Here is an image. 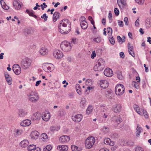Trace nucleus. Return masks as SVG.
Wrapping results in <instances>:
<instances>
[{"mask_svg":"<svg viewBox=\"0 0 151 151\" xmlns=\"http://www.w3.org/2000/svg\"><path fill=\"white\" fill-rule=\"evenodd\" d=\"M70 25V23L67 19H64L60 21L58 25V29L59 32L62 34H67L70 31V29H68V30H66L67 24Z\"/></svg>","mask_w":151,"mask_h":151,"instance_id":"f257e3e1","label":"nucleus"},{"mask_svg":"<svg viewBox=\"0 0 151 151\" xmlns=\"http://www.w3.org/2000/svg\"><path fill=\"white\" fill-rule=\"evenodd\" d=\"M105 63L104 60L102 58H100L97 61L94 66L93 70L95 71H101L105 68Z\"/></svg>","mask_w":151,"mask_h":151,"instance_id":"f03ea898","label":"nucleus"},{"mask_svg":"<svg viewBox=\"0 0 151 151\" xmlns=\"http://www.w3.org/2000/svg\"><path fill=\"white\" fill-rule=\"evenodd\" d=\"M32 63V60L28 58H26L23 59L21 63L22 68L26 70L29 68Z\"/></svg>","mask_w":151,"mask_h":151,"instance_id":"7ed1b4c3","label":"nucleus"},{"mask_svg":"<svg viewBox=\"0 0 151 151\" xmlns=\"http://www.w3.org/2000/svg\"><path fill=\"white\" fill-rule=\"evenodd\" d=\"M115 93L117 95H122L124 91V87L123 85L121 84L117 85L115 88Z\"/></svg>","mask_w":151,"mask_h":151,"instance_id":"20e7f679","label":"nucleus"},{"mask_svg":"<svg viewBox=\"0 0 151 151\" xmlns=\"http://www.w3.org/2000/svg\"><path fill=\"white\" fill-rule=\"evenodd\" d=\"M95 140V139L93 137L91 136L88 137L85 141L86 147L88 149L91 148L93 145Z\"/></svg>","mask_w":151,"mask_h":151,"instance_id":"39448f33","label":"nucleus"},{"mask_svg":"<svg viewBox=\"0 0 151 151\" xmlns=\"http://www.w3.org/2000/svg\"><path fill=\"white\" fill-rule=\"evenodd\" d=\"M29 97L30 101L32 102H36L39 99V96L37 93L34 92L30 93Z\"/></svg>","mask_w":151,"mask_h":151,"instance_id":"423d86ee","label":"nucleus"},{"mask_svg":"<svg viewBox=\"0 0 151 151\" xmlns=\"http://www.w3.org/2000/svg\"><path fill=\"white\" fill-rule=\"evenodd\" d=\"M13 70L15 74L17 75L19 74L21 72V67L18 64H15L13 65Z\"/></svg>","mask_w":151,"mask_h":151,"instance_id":"0eeeda50","label":"nucleus"},{"mask_svg":"<svg viewBox=\"0 0 151 151\" xmlns=\"http://www.w3.org/2000/svg\"><path fill=\"white\" fill-rule=\"evenodd\" d=\"M70 139L69 137L66 135H63L60 137L59 141L62 143L64 144L68 142Z\"/></svg>","mask_w":151,"mask_h":151,"instance_id":"6e6552de","label":"nucleus"},{"mask_svg":"<svg viewBox=\"0 0 151 151\" xmlns=\"http://www.w3.org/2000/svg\"><path fill=\"white\" fill-rule=\"evenodd\" d=\"M122 106L120 104H117L114 106L113 107V111L116 113L120 112L122 110Z\"/></svg>","mask_w":151,"mask_h":151,"instance_id":"1a4fd4ad","label":"nucleus"},{"mask_svg":"<svg viewBox=\"0 0 151 151\" xmlns=\"http://www.w3.org/2000/svg\"><path fill=\"white\" fill-rule=\"evenodd\" d=\"M53 55L55 58L58 59L61 58L63 56L62 52L58 50L54 51Z\"/></svg>","mask_w":151,"mask_h":151,"instance_id":"9d476101","label":"nucleus"},{"mask_svg":"<svg viewBox=\"0 0 151 151\" xmlns=\"http://www.w3.org/2000/svg\"><path fill=\"white\" fill-rule=\"evenodd\" d=\"M104 74L105 76L108 77H111L113 75L112 70L109 68H106L105 69Z\"/></svg>","mask_w":151,"mask_h":151,"instance_id":"9b49d317","label":"nucleus"},{"mask_svg":"<svg viewBox=\"0 0 151 151\" xmlns=\"http://www.w3.org/2000/svg\"><path fill=\"white\" fill-rule=\"evenodd\" d=\"M39 134L40 133L38 132L34 131L31 132L30 136L32 139H36L38 138Z\"/></svg>","mask_w":151,"mask_h":151,"instance_id":"f8f14e48","label":"nucleus"},{"mask_svg":"<svg viewBox=\"0 0 151 151\" xmlns=\"http://www.w3.org/2000/svg\"><path fill=\"white\" fill-rule=\"evenodd\" d=\"M13 5L15 9L17 10L20 9L21 6L23 5L21 2L17 1H14Z\"/></svg>","mask_w":151,"mask_h":151,"instance_id":"ddd939ff","label":"nucleus"},{"mask_svg":"<svg viewBox=\"0 0 151 151\" xmlns=\"http://www.w3.org/2000/svg\"><path fill=\"white\" fill-rule=\"evenodd\" d=\"M50 114L49 112L43 113L42 116L43 120L45 121H48L50 118Z\"/></svg>","mask_w":151,"mask_h":151,"instance_id":"4468645a","label":"nucleus"},{"mask_svg":"<svg viewBox=\"0 0 151 151\" xmlns=\"http://www.w3.org/2000/svg\"><path fill=\"white\" fill-rule=\"evenodd\" d=\"M83 118L82 115L81 114H77L72 118L73 120L75 122H81Z\"/></svg>","mask_w":151,"mask_h":151,"instance_id":"2eb2a0df","label":"nucleus"},{"mask_svg":"<svg viewBox=\"0 0 151 151\" xmlns=\"http://www.w3.org/2000/svg\"><path fill=\"white\" fill-rule=\"evenodd\" d=\"M31 123L30 120L29 119H26L22 121L20 123V125L23 127L27 126L29 125Z\"/></svg>","mask_w":151,"mask_h":151,"instance_id":"dca6fc26","label":"nucleus"},{"mask_svg":"<svg viewBox=\"0 0 151 151\" xmlns=\"http://www.w3.org/2000/svg\"><path fill=\"white\" fill-rule=\"evenodd\" d=\"M101 86L103 88H107L109 86L108 82L106 80H102L100 81Z\"/></svg>","mask_w":151,"mask_h":151,"instance_id":"f3484780","label":"nucleus"},{"mask_svg":"<svg viewBox=\"0 0 151 151\" xmlns=\"http://www.w3.org/2000/svg\"><path fill=\"white\" fill-rule=\"evenodd\" d=\"M49 51L48 49L47 48H41L39 52L41 55H44L47 54Z\"/></svg>","mask_w":151,"mask_h":151,"instance_id":"a211bd4d","label":"nucleus"},{"mask_svg":"<svg viewBox=\"0 0 151 151\" xmlns=\"http://www.w3.org/2000/svg\"><path fill=\"white\" fill-rule=\"evenodd\" d=\"M29 144L28 141L27 139H24L20 143V145L22 147H25Z\"/></svg>","mask_w":151,"mask_h":151,"instance_id":"6ab92c4d","label":"nucleus"},{"mask_svg":"<svg viewBox=\"0 0 151 151\" xmlns=\"http://www.w3.org/2000/svg\"><path fill=\"white\" fill-rule=\"evenodd\" d=\"M41 117V115L38 113H36L33 114L32 116L31 119L34 121L39 119Z\"/></svg>","mask_w":151,"mask_h":151,"instance_id":"aec40b11","label":"nucleus"},{"mask_svg":"<svg viewBox=\"0 0 151 151\" xmlns=\"http://www.w3.org/2000/svg\"><path fill=\"white\" fill-rule=\"evenodd\" d=\"M60 14L58 12H56L53 14V20L54 22H56L59 18L60 16Z\"/></svg>","mask_w":151,"mask_h":151,"instance_id":"412c9836","label":"nucleus"},{"mask_svg":"<svg viewBox=\"0 0 151 151\" xmlns=\"http://www.w3.org/2000/svg\"><path fill=\"white\" fill-rule=\"evenodd\" d=\"M72 47L71 44L68 42L66 41H65L63 42L60 44V47Z\"/></svg>","mask_w":151,"mask_h":151,"instance_id":"4be33fe9","label":"nucleus"},{"mask_svg":"<svg viewBox=\"0 0 151 151\" xmlns=\"http://www.w3.org/2000/svg\"><path fill=\"white\" fill-rule=\"evenodd\" d=\"M0 3L1 5L2 8L5 10H8L9 9V6H7L4 0H1L0 1Z\"/></svg>","mask_w":151,"mask_h":151,"instance_id":"5701e85b","label":"nucleus"},{"mask_svg":"<svg viewBox=\"0 0 151 151\" xmlns=\"http://www.w3.org/2000/svg\"><path fill=\"white\" fill-rule=\"evenodd\" d=\"M27 114V112L23 109H20L19 110V116L21 117H24Z\"/></svg>","mask_w":151,"mask_h":151,"instance_id":"b1692460","label":"nucleus"},{"mask_svg":"<svg viewBox=\"0 0 151 151\" xmlns=\"http://www.w3.org/2000/svg\"><path fill=\"white\" fill-rule=\"evenodd\" d=\"M105 94L106 97L108 99H111L113 97L112 93L110 91H107L106 92Z\"/></svg>","mask_w":151,"mask_h":151,"instance_id":"393cba45","label":"nucleus"},{"mask_svg":"<svg viewBox=\"0 0 151 151\" xmlns=\"http://www.w3.org/2000/svg\"><path fill=\"white\" fill-rule=\"evenodd\" d=\"M80 25L81 28L83 29H86L88 27V24L86 22H80Z\"/></svg>","mask_w":151,"mask_h":151,"instance_id":"a878e982","label":"nucleus"},{"mask_svg":"<svg viewBox=\"0 0 151 151\" xmlns=\"http://www.w3.org/2000/svg\"><path fill=\"white\" fill-rule=\"evenodd\" d=\"M80 106L82 108H84L86 106V101L84 99H82L80 102Z\"/></svg>","mask_w":151,"mask_h":151,"instance_id":"bb28decb","label":"nucleus"},{"mask_svg":"<svg viewBox=\"0 0 151 151\" xmlns=\"http://www.w3.org/2000/svg\"><path fill=\"white\" fill-rule=\"evenodd\" d=\"M117 78L119 79H122L123 78L121 72L119 70H117L116 72Z\"/></svg>","mask_w":151,"mask_h":151,"instance_id":"cd10ccee","label":"nucleus"},{"mask_svg":"<svg viewBox=\"0 0 151 151\" xmlns=\"http://www.w3.org/2000/svg\"><path fill=\"white\" fill-rule=\"evenodd\" d=\"M93 108L92 106H89L86 110V113L87 114H90L92 111Z\"/></svg>","mask_w":151,"mask_h":151,"instance_id":"c85d7f7f","label":"nucleus"},{"mask_svg":"<svg viewBox=\"0 0 151 151\" xmlns=\"http://www.w3.org/2000/svg\"><path fill=\"white\" fill-rule=\"evenodd\" d=\"M141 128L139 127V125H137V128L136 131V136L139 137L141 132Z\"/></svg>","mask_w":151,"mask_h":151,"instance_id":"c756f323","label":"nucleus"},{"mask_svg":"<svg viewBox=\"0 0 151 151\" xmlns=\"http://www.w3.org/2000/svg\"><path fill=\"white\" fill-rule=\"evenodd\" d=\"M60 129V126H57L56 127L52 126L50 127V131L52 132H53L55 131H58Z\"/></svg>","mask_w":151,"mask_h":151,"instance_id":"7c9ffc66","label":"nucleus"},{"mask_svg":"<svg viewBox=\"0 0 151 151\" xmlns=\"http://www.w3.org/2000/svg\"><path fill=\"white\" fill-rule=\"evenodd\" d=\"M76 91L79 95H81V89L80 88V85L79 84H77L76 85Z\"/></svg>","mask_w":151,"mask_h":151,"instance_id":"2f4dec72","label":"nucleus"},{"mask_svg":"<svg viewBox=\"0 0 151 151\" xmlns=\"http://www.w3.org/2000/svg\"><path fill=\"white\" fill-rule=\"evenodd\" d=\"M129 54L132 56L134 57L135 54L133 50V48H128Z\"/></svg>","mask_w":151,"mask_h":151,"instance_id":"473e14b6","label":"nucleus"},{"mask_svg":"<svg viewBox=\"0 0 151 151\" xmlns=\"http://www.w3.org/2000/svg\"><path fill=\"white\" fill-rule=\"evenodd\" d=\"M50 64V63H45L44 64L45 65V66L43 67L44 69V70H45L46 71H47L46 70V69L48 70L51 71V68L50 66H45L47 64Z\"/></svg>","mask_w":151,"mask_h":151,"instance_id":"72a5a7b5","label":"nucleus"},{"mask_svg":"<svg viewBox=\"0 0 151 151\" xmlns=\"http://www.w3.org/2000/svg\"><path fill=\"white\" fill-rule=\"evenodd\" d=\"M118 4L119 6H120V4L124 5H125L126 2L125 0H117Z\"/></svg>","mask_w":151,"mask_h":151,"instance_id":"f704fd0d","label":"nucleus"},{"mask_svg":"<svg viewBox=\"0 0 151 151\" xmlns=\"http://www.w3.org/2000/svg\"><path fill=\"white\" fill-rule=\"evenodd\" d=\"M52 147L50 145H48L46 147L44 148V151H50L52 149Z\"/></svg>","mask_w":151,"mask_h":151,"instance_id":"c9c22d12","label":"nucleus"},{"mask_svg":"<svg viewBox=\"0 0 151 151\" xmlns=\"http://www.w3.org/2000/svg\"><path fill=\"white\" fill-rule=\"evenodd\" d=\"M36 147V145H31L27 148L28 150L31 151L34 150Z\"/></svg>","mask_w":151,"mask_h":151,"instance_id":"e433bc0d","label":"nucleus"},{"mask_svg":"<svg viewBox=\"0 0 151 151\" xmlns=\"http://www.w3.org/2000/svg\"><path fill=\"white\" fill-rule=\"evenodd\" d=\"M101 39L100 36H98L94 38L93 40V41L97 42H100L101 41Z\"/></svg>","mask_w":151,"mask_h":151,"instance_id":"4c0bfd02","label":"nucleus"},{"mask_svg":"<svg viewBox=\"0 0 151 151\" xmlns=\"http://www.w3.org/2000/svg\"><path fill=\"white\" fill-rule=\"evenodd\" d=\"M26 12L30 16L32 17L34 14L33 12V11L32 10H29L28 9H27L26 11Z\"/></svg>","mask_w":151,"mask_h":151,"instance_id":"58836bf2","label":"nucleus"},{"mask_svg":"<svg viewBox=\"0 0 151 151\" xmlns=\"http://www.w3.org/2000/svg\"><path fill=\"white\" fill-rule=\"evenodd\" d=\"M60 49L65 52H69L71 50V48H60Z\"/></svg>","mask_w":151,"mask_h":151,"instance_id":"ea45409f","label":"nucleus"},{"mask_svg":"<svg viewBox=\"0 0 151 151\" xmlns=\"http://www.w3.org/2000/svg\"><path fill=\"white\" fill-rule=\"evenodd\" d=\"M71 148L73 151H78L79 150L78 149V147L74 145H72L71 146Z\"/></svg>","mask_w":151,"mask_h":151,"instance_id":"a19ab883","label":"nucleus"},{"mask_svg":"<svg viewBox=\"0 0 151 151\" xmlns=\"http://www.w3.org/2000/svg\"><path fill=\"white\" fill-rule=\"evenodd\" d=\"M122 119L120 116L118 117L116 119V122L118 124H119L120 122H122Z\"/></svg>","mask_w":151,"mask_h":151,"instance_id":"79ce46f5","label":"nucleus"},{"mask_svg":"<svg viewBox=\"0 0 151 151\" xmlns=\"http://www.w3.org/2000/svg\"><path fill=\"white\" fill-rule=\"evenodd\" d=\"M91 81V80L90 79H87L86 81V85L90 86L92 84Z\"/></svg>","mask_w":151,"mask_h":151,"instance_id":"37998d69","label":"nucleus"},{"mask_svg":"<svg viewBox=\"0 0 151 151\" xmlns=\"http://www.w3.org/2000/svg\"><path fill=\"white\" fill-rule=\"evenodd\" d=\"M110 139L109 138H106L104 140V142L105 144L109 145L110 142Z\"/></svg>","mask_w":151,"mask_h":151,"instance_id":"c03bdc74","label":"nucleus"},{"mask_svg":"<svg viewBox=\"0 0 151 151\" xmlns=\"http://www.w3.org/2000/svg\"><path fill=\"white\" fill-rule=\"evenodd\" d=\"M107 33L109 35H111L112 33V29L110 27H108L107 29Z\"/></svg>","mask_w":151,"mask_h":151,"instance_id":"a18cd8bd","label":"nucleus"},{"mask_svg":"<svg viewBox=\"0 0 151 151\" xmlns=\"http://www.w3.org/2000/svg\"><path fill=\"white\" fill-rule=\"evenodd\" d=\"M41 137L42 138L44 139H46L48 138L47 135L45 133L42 134L41 135Z\"/></svg>","mask_w":151,"mask_h":151,"instance_id":"49530a36","label":"nucleus"},{"mask_svg":"<svg viewBox=\"0 0 151 151\" xmlns=\"http://www.w3.org/2000/svg\"><path fill=\"white\" fill-rule=\"evenodd\" d=\"M112 14L111 13V12L110 11L109 13L108 18L110 20L109 22L111 23L112 21Z\"/></svg>","mask_w":151,"mask_h":151,"instance_id":"de8ad7c7","label":"nucleus"},{"mask_svg":"<svg viewBox=\"0 0 151 151\" xmlns=\"http://www.w3.org/2000/svg\"><path fill=\"white\" fill-rule=\"evenodd\" d=\"M24 32L25 33H26L28 35L31 34L32 30L29 29H25Z\"/></svg>","mask_w":151,"mask_h":151,"instance_id":"09e8293b","label":"nucleus"},{"mask_svg":"<svg viewBox=\"0 0 151 151\" xmlns=\"http://www.w3.org/2000/svg\"><path fill=\"white\" fill-rule=\"evenodd\" d=\"M6 80L8 84L11 85L12 83V79L11 77L9 78L6 79Z\"/></svg>","mask_w":151,"mask_h":151,"instance_id":"8fccbe9b","label":"nucleus"},{"mask_svg":"<svg viewBox=\"0 0 151 151\" xmlns=\"http://www.w3.org/2000/svg\"><path fill=\"white\" fill-rule=\"evenodd\" d=\"M41 17L42 19H44L45 21H47V20L48 16L46 15V14L45 13L43 14V15L41 16Z\"/></svg>","mask_w":151,"mask_h":151,"instance_id":"3c124183","label":"nucleus"},{"mask_svg":"<svg viewBox=\"0 0 151 151\" xmlns=\"http://www.w3.org/2000/svg\"><path fill=\"white\" fill-rule=\"evenodd\" d=\"M68 147L67 145H62V151H67Z\"/></svg>","mask_w":151,"mask_h":151,"instance_id":"603ef678","label":"nucleus"},{"mask_svg":"<svg viewBox=\"0 0 151 151\" xmlns=\"http://www.w3.org/2000/svg\"><path fill=\"white\" fill-rule=\"evenodd\" d=\"M114 12L115 15L117 16L119 14V11L117 8H116L114 9Z\"/></svg>","mask_w":151,"mask_h":151,"instance_id":"864d4df0","label":"nucleus"},{"mask_svg":"<svg viewBox=\"0 0 151 151\" xmlns=\"http://www.w3.org/2000/svg\"><path fill=\"white\" fill-rule=\"evenodd\" d=\"M109 40L110 43L112 45H114L115 43L114 39L113 37L109 38Z\"/></svg>","mask_w":151,"mask_h":151,"instance_id":"5fc2aeb1","label":"nucleus"},{"mask_svg":"<svg viewBox=\"0 0 151 151\" xmlns=\"http://www.w3.org/2000/svg\"><path fill=\"white\" fill-rule=\"evenodd\" d=\"M86 18L84 16H81L79 20L81 22H86L85 20Z\"/></svg>","mask_w":151,"mask_h":151,"instance_id":"6e6d98bb","label":"nucleus"},{"mask_svg":"<svg viewBox=\"0 0 151 151\" xmlns=\"http://www.w3.org/2000/svg\"><path fill=\"white\" fill-rule=\"evenodd\" d=\"M135 1L139 4H142L144 3L145 0H135Z\"/></svg>","mask_w":151,"mask_h":151,"instance_id":"4d7b16f0","label":"nucleus"},{"mask_svg":"<svg viewBox=\"0 0 151 151\" xmlns=\"http://www.w3.org/2000/svg\"><path fill=\"white\" fill-rule=\"evenodd\" d=\"M133 108L136 111V112H137V111H138V110H139V107L136 104L134 105Z\"/></svg>","mask_w":151,"mask_h":151,"instance_id":"13d9d810","label":"nucleus"},{"mask_svg":"<svg viewBox=\"0 0 151 151\" xmlns=\"http://www.w3.org/2000/svg\"><path fill=\"white\" fill-rule=\"evenodd\" d=\"M143 114L144 115V116L146 118H147L148 117V115L147 114V112L146 110H143Z\"/></svg>","mask_w":151,"mask_h":151,"instance_id":"bf43d9fd","label":"nucleus"},{"mask_svg":"<svg viewBox=\"0 0 151 151\" xmlns=\"http://www.w3.org/2000/svg\"><path fill=\"white\" fill-rule=\"evenodd\" d=\"M96 54L95 51L94 50L92 52V53L91 55V57L92 59H93L96 56Z\"/></svg>","mask_w":151,"mask_h":151,"instance_id":"052dcab7","label":"nucleus"},{"mask_svg":"<svg viewBox=\"0 0 151 151\" xmlns=\"http://www.w3.org/2000/svg\"><path fill=\"white\" fill-rule=\"evenodd\" d=\"M128 18L127 17H125L124 19V21L125 23V24L126 25H128Z\"/></svg>","mask_w":151,"mask_h":151,"instance_id":"680f3d73","label":"nucleus"},{"mask_svg":"<svg viewBox=\"0 0 151 151\" xmlns=\"http://www.w3.org/2000/svg\"><path fill=\"white\" fill-rule=\"evenodd\" d=\"M71 43L74 44L77 43V39L76 38H73L72 39Z\"/></svg>","mask_w":151,"mask_h":151,"instance_id":"e2e57ef3","label":"nucleus"},{"mask_svg":"<svg viewBox=\"0 0 151 151\" xmlns=\"http://www.w3.org/2000/svg\"><path fill=\"white\" fill-rule=\"evenodd\" d=\"M139 19H138L135 22V25L137 27H138L139 25Z\"/></svg>","mask_w":151,"mask_h":151,"instance_id":"0e129e2a","label":"nucleus"},{"mask_svg":"<svg viewBox=\"0 0 151 151\" xmlns=\"http://www.w3.org/2000/svg\"><path fill=\"white\" fill-rule=\"evenodd\" d=\"M120 57L122 58H124L125 56L124 54V53L122 52H121L119 54Z\"/></svg>","mask_w":151,"mask_h":151,"instance_id":"69168bd1","label":"nucleus"},{"mask_svg":"<svg viewBox=\"0 0 151 151\" xmlns=\"http://www.w3.org/2000/svg\"><path fill=\"white\" fill-rule=\"evenodd\" d=\"M21 132L22 131L21 130H20L19 129H17L16 131V135H20L21 134Z\"/></svg>","mask_w":151,"mask_h":151,"instance_id":"338daca9","label":"nucleus"},{"mask_svg":"<svg viewBox=\"0 0 151 151\" xmlns=\"http://www.w3.org/2000/svg\"><path fill=\"white\" fill-rule=\"evenodd\" d=\"M99 151H109V150L107 148H103L101 149Z\"/></svg>","mask_w":151,"mask_h":151,"instance_id":"774afa93","label":"nucleus"}]
</instances>
